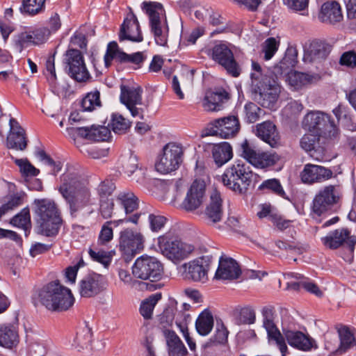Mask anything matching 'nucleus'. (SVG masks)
Listing matches in <instances>:
<instances>
[{
  "label": "nucleus",
  "mask_w": 356,
  "mask_h": 356,
  "mask_svg": "<svg viewBox=\"0 0 356 356\" xmlns=\"http://www.w3.org/2000/svg\"><path fill=\"white\" fill-rule=\"evenodd\" d=\"M339 63L350 68H356V51H348L343 53L340 57Z\"/></svg>",
  "instance_id": "57"
},
{
  "label": "nucleus",
  "mask_w": 356,
  "mask_h": 356,
  "mask_svg": "<svg viewBox=\"0 0 356 356\" xmlns=\"http://www.w3.org/2000/svg\"><path fill=\"white\" fill-rule=\"evenodd\" d=\"M341 197L342 191L339 184L325 186L318 192L313 200V212L321 216L337 204Z\"/></svg>",
  "instance_id": "11"
},
{
  "label": "nucleus",
  "mask_w": 356,
  "mask_h": 356,
  "mask_svg": "<svg viewBox=\"0 0 356 356\" xmlns=\"http://www.w3.org/2000/svg\"><path fill=\"white\" fill-rule=\"evenodd\" d=\"M340 345L336 350L337 353H344L348 349L356 346V332L348 327H343L338 330Z\"/></svg>",
  "instance_id": "37"
},
{
  "label": "nucleus",
  "mask_w": 356,
  "mask_h": 356,
  "mask_svg": "<svg viewBox=\"0 0 356 356\" xmlns=\"http://www.w3.org/2000/svg\"><path fill=\"white\" fill-rule=\"evenodd\" d=\"M46 70L48 72L47 79L51 85L55 83L56 72L54 67V56L49 57L46 63Z\"/></svg>",
  "instance_id": "61"
},
{
  "label": "nucleus",
  "mask_w": 356,
  "mask_h": 356,
  "mask_svg": "<svg viewBox=\"0 0 356 356\" xmlns=\"http://www.w3.org/2000/svg\"><path fill=\"white\" fill-rule=\"evenodd\" d=\"M256 135L272 147H275L280 143L279 133L275 125L270 121L258 124Z\"/></svg>",
  "instance_id": "31"
},
{
  "label": "nucleus",
  "mask_w": 356,
  "mask_h": 356,
  "mask_svg": "<svg viewBox=\"0 0 356 356\" xmlns=\"http://www.w3.org/2000/svg\"><path fill=\"white\" fill-rule=\"evenodd\" d=\"M252 172L250 168L241 162H236L227 168L221 181L228 188L238 193H245L252 181Z\"/></svg>",
  "instance_id": "8"
},
{
  "label": "nucleus",
  "mask_w": 356,
  "mask_h": 356,
  "mask_svg": "<svg viewBox=\"0 0 356 356\" xmlns=\"http://www.w3.org/2000/svg\"><path fill=\"white\" fill-rule=\"evenodd\" d=\"M213 327V317L207 309L200 314L195 321V329L197 333L202 336L208 335Z\"/></svg>",
  "instance_id": "39"
},
{
  "label": "nucleus",
  "mask_w": 356,
  "mask_h": 356,
  "mask_svg": "<svg viewBox=\"0 0 356 356\" xmlns=\"http://www.w3.org/2000/svg\"><path fill=\"white\" fill-rule=\"evenodd\" d=\"M302 182L313 184L323 182L333 177L332 171L321 165L306 164L300 174Z\"/></svg>",
  "instance_id": "25"
},
{
  "label": "nucleus",
  "mask_w": 356,
  "mask_h": 356,
  "mask_svg": "<svg viewBox=\"0 0 356 356\" xmlns=\"http://www.w3.org/2000/svg\"><path fill=\"white\" fill-rule=\"evenodd\" d=\"M32 38V44H39L46 42L51 33L47 28L41 27L30 32Z\"/></svg>",
  "instance_id": "55"
},
{
  "label": "nucleus",
  "mask_w": 356,
  "mask_h": 356,
  "mask_svg": "<svg viewBox=\"0 0 356 356\" xmlns=\"http://www.w3.org/2000/svg\"><path fill=\"white\" fill-rule=\"evenodd\" d=\"M241 156L254 167L259 169L273 166L280 159L275 153L255 149L247 140L241 144Z\"/></svg>",
  "instance_id": "13"
},
{
  "label": "nucleus",
  "mask_w": 356,
  "mask_h": 356,
  "mask_svg": "<svg viewBox=\"0 0 356 356\" xmlns=\"http://www.w3.org/2000/svg\"><path fill=\"white\" fill-rule=\"evenodd\" d=\"M271 221L280 230L288 228L291 223V220L282 219L278 214L271 216Z\"/></svg>",
  "instance_id": "63"
},
{
  "label": "nucleus",
  "mask_w": 356,
  "mask_h": 356,
  "mask_svg": "<svg viewBox=\"0 0 356 356\" xmlns=\"http://www.w3.org/2000/svg\"><path fill=\"white\" fill-rule=\"evenodd\" d=\"M142 9L149 15L150 30L156 43L165 46L169 29L163 6L157 2L144 1Z\"/></svg>",
  "instance_id": "6"
},
{
  "label": "nucleus",
  "mask_w": 356,
  "mask_h": 356,
  "mask_svg": "<svg viewBox=\"0 0 356 356\" xmlns=\"http://www.w3.org/2000/svg\"><path fill=\"white\" fill-rule=\"evenodd\" d=\"M211 257L202 256L177 267L180 276L186 280L205 283L208 280Z\"/></svg>",
  "instance_id": "9"
},
{
  "label": "nucleus",
  "mask_w": 356,
  "mask_h": 356,
  "mask_svg": "<svg viewBox=\"0 0 356 356\" xmlns=\"http://www.w3.org/2000/svg\"><path fill=\"white\" fill-rule=\"evenodd\" d=\"M282 335L290 346L299 350L307 351L316 348L315 341L300 331L284 330Z\"/></svg>",
  "instance_id": "28"
},
{
  "label": "nucleus",
  "mask_w": 356,
  "mask_h": 356,
  "mask_svg": "<svg viewBox=\"0 0 356 356\" xmlns=\"http://www.w3.org/2000/svg\"><path fill=\"white\" fill-rule=\"evenodd\" d=\"M14 226L22 228L25 231L31 227L30 212L28 208L23 209L21 212L14 216L11 221Z\"/></svg>",
  "instance_id": "47"
},
{
  "label": "nucleus",
  "mask_w": 356,
  "mask_h": 356,
  "mask_svg": "<svg viewBox=\"0 0 356 356\" xmlns=\"http://www.w3.org/2000/svg\"><path fill=\"white\" fill-rule=\"evenodd\" d=\"M120 89V102L126 106L133 117L143 118V110L137 107L142 104L141 88L121 86Z\"/></svg>",
  "instance_id": "20"
},
{
  "label": "nucleus",
  "mask_w": 356,
  "mask_h": 356,
  "mask_svg": "<svg viewBox=\"0 0 356 356\" xmlns=\"http://www.w3.org/2000/svg\"><path fill=\"white\" fill-rule=\"evenodd\" d=\"M302 288L318 297H321L323 295V292L319 289L318 286L313 282L303 280L302 281Z\"/></svg>",
  "instance_id": "64"
},
{
  "label": "nucleus",
  "mask_w": 356,
  "mask_h": 356,
  "mask_svg": "<svg viewBox=\"0 0 356 356\" xmlns=\"http://www.w3.org/2000/svg\"><path fill=\"white\" fill-rule=\"evenodd\" d=\"M303 129L318 134L327 143H336L340 138V130L331 117L320 111H310L301 122Z\"/></svg>",
  "instance_id": "4"
},
{
  "label": "nucleus",
  "mask_w": 356,
  "mask_h": 356,
  "mask_svg": "<svg viewBox=\"0 0 356 356\" xmlns=\"http://www.w3.org/2000/svg\"><path fill=\"white\" fill-rule=\"evenodd\" d=\"M317 79V76L299 72H290L287 74L286 81L295 90L312 83Z\"/></svg>",
  "instance_id": "38"
},
{
  "label": "nucleus",
  "mask_w": 356,
  "mask_h": 356,
  "mask_svg": "<svg viewBox=\"0 0 356 356\" xmlns=\"http://www.w3.org/2000/svg\"><path fill=\"white\" fill-rule=\"evenodd\" d=\"M145 58L143 52L127 54L119 49L116 42H111L108 44L106 53L104 56V63L106 67H108L113 59L115 58L120 63L140 65L145 60Z\"/></svg>",
  "instance_id": "19"
},
{
  "label": "nucleus",
  "mask_w": 356,
  "mask_h": 356,
  "mask_svg": "<svg viewBox=\"0 0 356 356\" xmlns=\"http://www.w3.org/2000/svg\"><path fill=\"white\" fill-rule=\"evenodd\" d=\"M212 156L216 165L219 167L222 166L232 158V148L226 142L213 145Z\"/></svg>",
  "instance_id": "36"
},
{
  "label": "nucleus",
  "mask_w": 356,
  "mask_h": 356,
  "mask_svg": "<svg viewBox=\"0 0 356 356\" xmlns=\"http://www.w3.org/2000/svg\"><path fill=\"white\" fill-rule=\"evenodd\" d=\"M259 189L270 191L275 194L283 197L285 195V192L280 181L277 179H269L264 181L259 186Z\"/></svg>",
  "instance_id": "49"
},
{
  "label": "nucleus",
  "mask_w": 356,
  "mask_h": 356,
  "mask_svg": "<svg viewBox=\"0 0 356 356\" xmlns=\"http://www.w3.org/2000/svg\"><path fill=\"white\" fill-rule=\"evenodd\" d=\"M206 185L203 180L195 179L188 189L182 202V207L188 211L198 209L203 203Z\"/></svg>",
  "instance_id": "22"
},
{
  "label": "nucleus",
  "mask_w": 356,
  "mask_h": 356,
  "mask_svg": "<svg viewBox=\"0 0 356 356\" xmlns=\"http://www.w3.org/2000/svg\"><path fill=\"white\" fill-rule=\"evenodd\" d=\"M182 147L175 143H168L163 148V154L156 163L158 172L165 174L177 170L182 161Z\"/></svg>",
  "instance_id": "14"
},
{
  "label": "nucleus",
  "mask_w": 356,
  "mask_h": 356,
  "mask_svg": "<svg viewBox=\"0 0 356 356\" xmlns=\"http://www.w3.org/2000/svg\"><path fill=\"white\" fill-rule=\"evenodd\" d=\"M132 274L138 279L156 282L162 277L163 265L155 257L141 256L135 261Z\"/></svg>",
  "instance_id": "10"
},
{
  "label": "nucleus",
  "mask_w": 356,
  "mask_h": 356,
  "mask_svg": "<svg viewBox=\"0 0 356 356\" xmlns=\"http://www.w3.org/2000/svg\"><path fill=\"white\" fill-rule=\"evenodd\" d=\"M107 286V282L104 276L97 273L85 275L79 282V292L81 297H94Z\"/></svg>",
  "instance_id": "18"
},
{
  "label": "nucleus",
  "mask_w": 356,
  "mask_h": 356,
  "mask_svg": "<svg viewBox=\"0 0 356 356\" xmlns=\"http://www.w3.org/2000/svg\"><path fill=\"white\" fill-rule=\"evenodd\" d=\"M209 55L216 63L221 65L228 74L236 77L241 70L236 63L234 54L229 47L222 42L216 43L211 49Z\"/></svg>",
  "instance_id": "12"
},
{
  "label": "nucleus",
  "mask_w": 356,
  "mask_h": 356,
  "mask_svg": "<svg viewBox=\"0 0 356 356\" xmlns=\"http://www.w3.org/2000/svg\"><path fill=\"white\" fill-rule=\"evenodd\" d=\"M251 86L255 99L264 107L273 108L277 100L280 87L277 82L263 72L261 65L252 61Z\"/></svg>",
  "instance_id": "2"
},
{
  "label": "nucleus",
  "mask_w": 356,
  "mask_h": 356,
  "mask_svg": "<svg viewBox=\"0 0 356 356\" xmlns=\"http://www.w3.org/2000/svg\"><path fill=\"white\" fill-rule=\"evenodd\" d=\"M35 298L47 309L51 312H64L74 302V298L68 288L58 282H51L40 289Z\"/></svg>",
  "instance_id": "3"
},
{
  "label": "nucleus",
  "mask_w": 356,
  "mask_h": 356,
  "mask_svg": "<svg viewBox=\"0 0 356 356\" xmlns=\"http://www.w3.org/2000/svg\"><path fill=\"white\" fill-rule=\"evenodd\" d=\"M259 211H257V216L259 218H268L271 221V216L277 215L273 208L268 204H264L259 206Z\"/></svg>",
  "instance_id": "60"
},
{
  "label": "nucleus",
  "mask_w": 356,
  "mask_h": 356,
  "mask_svg": "<svg viewBox=\"0 0 356 356\" xmlns=\"http://www.w3.org/2000/svg\"><path fill=\"white\" fill-rule=\"evenodd\" d=\"M38 233L47 236L58 234L62 220L54 202L49 200L35 201Z\"/></svg>",
  "instance_id": "5"
},
{
  "label": "nucleus",
  "mask_w": 356,
  "mask_h": 356,
  "mask_svg": "<svg viewBox=\"0 0 356 356\" xmlns=\"http://www.w3.org/2000/svg\"><path fill=\"white\" fill-rule=\"evenodd\" d=\"M309 0H286V4L288 7L296 11L302 12L301 14L306 15L307 11Z\"/></svg>",
  "instance_id": "59"
},
{
  "label": "nucleus",
  "mask_w": 356,
  "mask_h": 356,
  "mask_svg": "<svg viewBox=\"0 0 356 356\" xmlns=\"http://www.w3.org/2000/svg\"><path fill=\"white\" fill-rule=\"evenodd\" d=\"M113 131L118 134H124L131 127V122L122 115L115 113L111 115V123Z\"/></svg>",
  "instance_id": "42"
},
{
  "label": "nucleus",
  "mask_w": 356,
  "mask_h": 356,
  "mask_svg": "<svg viewBox=\"0 0 356 356\" xmlns=\"http://www.w3.org/2000/svg\"><path fill=\"white\" fill-rule=\"evenodd\" d=\"M72 130L77 136L94 141L106 140L111 135L110 129L104 126L76 127Z\"/></svg>",
  "instance_id": "29"
},
{
  "label": "nucleus",
  "mask_w": 356,
  "mask_h": 356,
  "mask_svg": "<svg viewBox=\"0 0 356 356\" xmlns=\"http://www.w3.org/2000/svg\"><path fill=\"white\" fill-rule=\"evenodd\" d=\"M32 43L31 33L24 32L18 34L15 38V47L18 51H22L23 48Z\"/></svg>",
  "instance_id": "58"
},
{
  "label": "nucleus",
  "mask_w": 356,
  "mask_h": 356,
  "mask_svg": "<svg viewBox=\"0 0 356 356\" xmlns=\"http://www.w3.org/2000/svg\"><path fill=\"white\" fill-rule=\"evenodd\" d=\"M229 331L222 322H217L216 330L212 337L204 344V348L224 345L227 342Z\"/></svg>",
  "instance_id": "41"
},
{
  "label": "nucleus",
  "mask_w": 356,
  "mask_h": 356,
  "mask_svg": "<svg viewBox=\"0 0 356 356\" xmlns=\"http://www.w3.org/2000/svg\"><path fill=\"white\" fill-rule=\"evenodd\" d=\"M321 139H323L318 134L310 133L304 134L300 140V145L306 152H310L316 149Z\"/></svg>",
  "instance_id": "45"
},
{
  "label": "nucleus",
  "mask_w": 356,
  "mask_h": 356,
  "mask_svg": "<svg viewBox=\"0 0 356 356\" xmlns=\"http://www.w3.org/2000/svg\"><path fill=\"white\" fill-rule=\"evenodd\" d=\"M161 298V293H156L145 299L140 305V313L146 319L152 318L153 309Z\"/></svg>",
  "instance_id": "43"
},
{
  "label": "nucleus",
  "mask_w": 356,
  "mask_h": 356,
  "mask_svg": "<svg viewBox=\"0 0 356 356\" xmlns=\"http://www.w3.org/2000/svg\"><path fill=\"white\" fill-rule=\"evenodd\" d=\"M245 118L248 123H254L257 121L262 110L254 103H247L244 106Z\"/></svg>",
  "instance_id": "50"
},
{
  "label": "nucleus",
  "mask_w": 356,
  "mask_h": 356,
  "mask_svg": "<svg viewBox=\"0 0 356 356\" xmlns=\"http://www.w3.org/2000/svg\"><path fill=\"white\" fill-rule=\"evenodd\" d=\"M148 220L152 232L159 231L166 222V218L164 216L156 213L149 214Z\"/></svg>",
  "instance_id": "56"
},
{
  "label": "nucleus",
  "mask_w": 356,
  "mask_h": 356,
  "mask_svg": "<svg viewBox=\"0 0 356 356\" xmlns=\"http://www.w3.org/2000/svg\"><path fill=\"white\" fill-rule=\"evenodd\" d=\"M140 214H135L131 217H125L124 218H120L117 220L107 221L102 227L99 238L98 243L101 245H105L113 239V232L111 227V225L113 224L115 226L119 225L122 222H132L136 224L138 222Z\"/></svg>",
  "instance_id": "35"
},
{
  "label": "nucleus",
  "mask_w": 356,
  "mask_h": 356,
  "mask_svg": "<svg viewBox=\"0 0 356 356\" xmlns=\"http://www.w3.org/2000/svg\"><path fill=\"white\" fill-rule=\"evenodd\" d=\"M50 248V245L41 243H36L31 245L29 252L31 257H35L39 254H43L47 252Z\"/></svg>",
  "instance_id": "62"
},
{
  "label": "nucleus",
  "mask_w": 356,
  "mask_h": 356,
  "mask_svg": "<svg viewBox=\"0 0 356 356\" xmlns=\"http://www.w3.org/2000/svg\"><path fill=\"white\" fill-rule=\"evenodd\" d=\"M144 236L131 229H125L120 234L119 248L127 259L134 257L144 248Z\"/></svg>",
  "instance_id": "16"
},
{
  "label": "nucleus",
  "mask_w": 356,
  "mask_h": 356,
  "mask_svg": "<svg viewBox=\"0 0 356 356\" xmlns=\"http://www.w3.org/2000/svg\"><path fill=\"white\" fill-rule=\"evenodd\" d=\"M321 22L327 24H335L343 19L341 8L339 3L335 1L324 3L318 15Z\"/></svg>",
  "instance_id": "30"
},
{
  "label": "nucleus",
  "mask_w": 356,
  "mask_h": 356,
  "mask_svg": "<svg viewBox=\"0 0 356 356\" xmlns=\"http://www.w3.org/2000/svg\"><path fill=\"white\" fill-rule=\"evenodd\" d=\"M261 314L263 317V327L267 332L268 339L275 342L282 355L285 356L288 348L282 334L280 332L275 323L276 314L274 307L272 306L263 307Z\"/></svg>",
  "instance_id": "17"
},
{
  "label": "nucleus",
  "mask_w": 356,
  "mask_h": 356,
  "mask_svg": "<svg viewBox=\"0 0 356 356\" xmlns=\"http://www.w3.org/2000/svg\"><path fill=\"white\" fill-rule=\"evenodd\" d=\"M122 168L123 172L130 177L138 169V159L136 155L129 154L122 159Z\"/></svg>",
  "instance_id": "48"
},
{
  "label": "nucleus",
  "mask_w": 356,
  "mask_h": 356,
  "mask_svg": "<svg viewBox=\"0 0 356 356\" xmlns=\"http://www.w3.org/2000/svg\"><path fill=\"white\" fill-rule=\"evenodd\" d=\"M45 0H23L22 6L24 11L30 15H35L40 12Z\"/></svg>",
  "instance_id": "54"
},
{
  "label": "nucleus",
  "mask_w": 356,
  "mask_h": 356,
  "mask_svg": "<svg viewBox=\"0 0 356 356\" xmlns=\"http://www.w3.org/2000/svg\"><path fill=\"white\" fill-rule=\"evenodd\" d=\"M240 129V123L234 115L219 118L213 121V127L209 130L210 135L219 136L222 138L235 136Z\"/></svg>",
  "instance_id": "21"
},
{
  "label": "nucleus",
  "mask_w": 356,
  "mask_h": 356,
  "mask_svg": "<svg viewBox=\"0 0 356 356\" xmlns=\"http://www.w3.org/2000/svg\"><path fill=\"white\" fill-rule=\"evenodd\" d=\"M322 241L323 244L330 249H337L346 243L348 250L353 252L356 244V236H350V232L347 229L341 228L330 232L322 238Z\"/></svg>",
  "instance_id": "23"
},
{
  "label": "nucleus",
  "mask_w": 356,
  "mask_h": 356,
  "mask_svg": "<svg viewBox=\"0 0 356 356\" xmlns=\"http://www.w3.org/2000/svg\"><path fill=\"white\" fill-rule=\"evenodd\" d=\"M115 203L120 207L119 209H121L120 214L124 213L127 215L136 210L138 207V197L129 191H120L115 200Z\"/></svg>",
  "instance_id": "34"
},
{
  "label": "nucleus",
  "mask_w": 356,
  "mask_h": 356,
  "mask_svg": "<svg viewBox=\"0 0 356 356\" xmlns=\"http://www.w3.org/2000/svg\"><path fill=\"white\" fill-rule=\"evenodd\" d=\"M83 111H92L101 106L100 94L97 90L88 93L81 101Z\"/></svg>",
  "instance_id": "46"
},
{
  "label": "nucleus",
  "mask_w": 356,
  "mask_h": 356,
  "mask_svg": "<svg viewBox=\"0 0 356 356\" xmlns=\"http://www.w3.org/2000/svg\"><path fill=\"white\" fill-rule=\"evenodd\" d=\"M58 191L74 217L79 211L96 204L88 183L76 172H67L62 175Z\"/></svg>",
  "instance_id": "1"
},
{
  "label": "nucleus",
  "mask_w": 356,
  "mask_h": 356,
  "mask_svg": "<svg viewBox=\"0 0 356 356\" xmlns=\"http://www.w3.org/2000/svg\"><path fill=\"white\" fill-rule=\"evenodd\" d=\"M88 253L92 260L102 264L104 267H108L112 259V254L110 252L90 249Z\"/></svg>",
  "instance_id": "53"
},
{
  "label": "nucleus",
  "mask_w": 356,
  "mask_h": 356,
  "mask_svg": "<svg viewBox=\"0 0 356 356\" xmlns=\"http://www.w3.org/2000/svg\"><path fill=\"white\" fill-rule=\"evenodd\" d=\"M158 246L161 254L175 264L189 257L195 250L193 244L184 242L170 233L158 238Z\"/></svg>",
  "instance_id": "7"
},
{
  "label": "nucleus",
  "mask_w": 356,
  "mask_h": 356,
  "mask_svg": "<svg viewBox=\"0 0 356 356\" xmlns=\"http://www.w3.org/2000/svg\"><path fill=\"white\" fill-rule=\"evenodd\" d=\"M229 98V94L224 90L208 91L203 100V107L208 111H220L222 104Z\"/></svg>",
  "instance_id": "32"
},
{
  "label": "nucleus",
  "mask_w": 356,
  "mask_h": 356,
  "mask_svg": "<svg viewBox=\"0 0 356 356\" xmlns=\"http://www.w3.org/2000/svg\"><path fill=\"white\" fill-rule=\"evenodd\" d=\"M241 273L240 267L234 259L230 257H221L215 274V278L222 280H232L237 279Z\"/></svg>",
  "instance_id": "26"
},
{
  "label": "nucleus",
  "mask_w": 356,
  "mask_h": 356,
  "mask_svg": "<svg viewBox=\"0 0 356 356\" xmlns=\"http://www.w3.org/2000/svg\"><path fill=\"white\" fill-rule=\"evenodd\" d=\"M143 40L139 22L136 15L131 13L124 19L119 32V40L140 42Z\"/></svg>",
  "instance_id": "24"
},
{
  "label": "nucleus",
  "mask_w": 356,
  "mask_h": 356,
  "mask_svg": "<svg viewBox=\"0 0 356 356\" xmlns=\"http://www.w3.org/2000/svg\"><path fill=\"white\" fill-rule=\"evenodd\" d=\"M64 60L65 69L72 79L78 82H84L89 79L90 74L79 50L71 49L67 51Z\"/></svg>",
  "instance_id": "15"
},
{
  "label": "nucleus",
  "mask_w": 356,
  "mask_h": 356,
  "mask_svg": "<svg viewBox=\"0 0 356 356\" xmlns=\"http://www.w3.org/2000/svg\"><path fill=\"white\" fill-rule=\"evenodd\" d=\"M204 217L208 223L215 225L222 220L223 210L220 193L213 190L210 194V202L204 211Z\"/></svg>",
  "instance_id": "27"
},
{
  "label": "nucleus",
  "mask_w": 356,
  "mask_h": 356,
  "mask_svg": "<svg viewBox=\"0 0 356 356\" xmlns=\"http://www.w3.org/2000/svg\"><path fill=\"white\" fill-rule=\"evenodd\" d=\"M163 334L169 356H186L187 355L188 351L186 346L174 331L165 330Z\"/></svg>",
  "instance_id": "33"
},
{
  "label": "nucleus",
  "mask_w": 356,
  "mask_h": 356,
  "mask_svg": "<svg viewBox=\"0 0 356 356\" xmlns=\"http://www.w3.org/2000/svg\"><path fill=\"white\" fill-rule=\"evenodd\" d=\"M18 334L13 326H0V346L7 348L15 346L18 343Z\"/></svg>",
  "instance_id": "40"
},
{
  "label": "nucleus",
  "mask_w": 356,
  "mask_h": 356,
  "mask_svg": "<svg viewBox=\"0 0 356 356\" xmlns=\"http://www.w3.org/2000/svg\"><path fill=\"white\" fill-rule=\"evenodd\" d=\"M15 163L19 167L20 172L24 176L33 177L39 173V170L35 168L26 159H15Z\"/></svg>",
  "instance_id": "51"
},
{
  "label": "nucleus",
  "mask_w": 356,
  "mask_h": 356,
  "mask_svg": "<svg viewBox=\"0 0 356 356\" xmlns=\"http://www.w3.org/2000/svg\"><path fill=\"white\" fill-rule=\"evenodd\" d=\"M279 42L274 38H269L265 40L262 44V52L264 54V59L268 60H270L279 47Z\"/></svg>",
  "instance_id": "52"
},
{
  "label": "nucleus",
  "mask_w": 356,
  "mask_h": 356,
  "mask_svg": "<svg viewBox=\"0 0 356 356\" xmlns=\"http://www.w3.org/2000/svg\"><path fill=\"white\" fill-rule=\"evenodd\" d=\"M120 211L121 209H119L118 207L115 206L113 200H101L100 213L104 219H108L113 216L121 217Z\"/></svg>",
  "instance_id": "44"
}]
</instances>
